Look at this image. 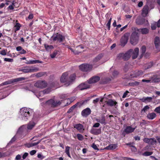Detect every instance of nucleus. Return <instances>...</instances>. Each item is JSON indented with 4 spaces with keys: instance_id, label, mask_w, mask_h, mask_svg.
<instances>
[{
    "instance_id": "52",
    "label": "nucleus",
    "mask_w": 160,
    "mask_h": 160,
    "mask_svg": "<svg viewBox=\"0 0 160 160\" xmlns=\"http://www.w3.org/2000/svg\"><path fill=\"white\" fill-rule=\"evenodd\" d=\"M149 108V107L147 105L145 106L143 109L142 110V111H143L144 112H145Z\"/></svg>"
},
{
    "instance_id": "34",
    "label": "nucleus",
    "mask_w": 160,
    "mask_h": 160,
    "mask_svg": "<svg viewBox=\"0 0 160 160\" xmlns=\"http://www.w3.org/2000/svg\"><path fill=\"white\" fill-rule=\"evenodd\" d=\"M143 72L142 70L136 71L134 73V77H137L143 74Z\"/></svg>"
},
{
    "instance_id": "46",
    "label": "nucleus",
    "mask_w": 160,
    "mask_h": 160,
    "mask_svg": "<svg viewBox=\"0 0 160 160\" xmlns=\"http://www.w3.org/2000/svg\"><path fill=\"white\" fill-rule=\"evenodd\" d=\"M15 27L16 28L15 31H17L19 30L20 28L21 27V25L19 23H17L16 24V25Z\"/></svg>"
},
{
    "instance_id": "1",
    "label": "nucleus",
    "mask_w": 160,
    "mask_h": 160,
    "mask_svg": "<svg viewBox=\"0 0 160 160\" xmlns=\"http://www.w3.org/2000/svg\"><path fill=\"white\" fill-rule=\"evenodd\" d=\"M68 74L67 72L63 73L61 78L60 81L62 82L65 83V85L68 86L75 80L76 75L74 74L71 75L69 78L68 77Z\"/></svg>"
},
{
    "instance_id": "37",
    "label": "nucleus",
    "mask_w": 160,
    "mask_h": 160,
    "mask_svg": "<svg viewBox=\"0 0 160 160\" xmlns=\"http://www.w3.org/2000/svg\"><path fill=\"white\" fill-rule=\"evenodd\" d=\"M12 83H13L12 80V79H11L3 82L1 85H5L11 84Z\"/></svg>"
},
{
    "instance_id": "30",
    "label": "nucleus",
    "mask_w": 160,
    "mask_h": 160,
    "mask_svg": "<svg viewBox=\"0 0 160 160\" xmlns=\"http://www.w3.org/2000/svg\"><path fill=\"white\" fill-rule=\"evenodd\" d=\"M35 122L31 121L28 124L27 128L28 129H32L35 126Z\"/></svg>"
},
{
    "instance_id": "19",
    "label": "nucleus",
    "mask_w": 160,
    "mask_h": 160,
    "mask_svg": "<svg viewBox=\"0 0 160 160\" xmlns=\"http://www.w3.org/2000/svg\"><path fill=\"white\" fill-rule=\"evenodd\" d=\"M90 132L92 134L97 135L101 133V128H92Z\"/></svg>"
},
{
    "instance_id": "38",
    "label": "nucleus",
    "mask_w": 160,
    "mask_h": 160,
    "mask_svg": "<svg viewBox=\"0 0 160 160\" xmlns=\"http://www.w3.org/2000/svg\"><path fill=\"white\" fill-rule=\"evenodd\" d=\"M139 82L137 81H135L134 82H132L129 83V84L130 86L133 87L138 86L139 85Z\"/></svg>"
},
{
    "instance_id": "60",
    "label": "nucleus",
    "mask_w": 160,
    "mask_h": 160,
    "mask_svg": "<svg viewBox=\"0 0 160 160\" xmlns=\"http://www.w3.org/2000/svg\"><path fill=\"white\" fill-rule=\"evenodd\" d=\"M100 125V124H99V123L97 122V123H95L93 125V127H94V128H98L99 126Z\"/></svg>"
},
{
    "instance_id": "6",
    "label": "nucleus",
    "mask_w": 160,
    "mask_h": 160,
    "mask_svg": "<svg viewBox=\"0 0 160 160\" xmlns=\"http://www.w3.org/2000/svg\"><path fill=\"white\" fill-rule=\"evenodd\" d=\"M48 85V83L44 80H39L37 81L34 84V86L40 89L45 88Z\"/></svg>"
},
{
    "instance_id": "33",
    "label": "nucleus",
    "mask_w": 160,
    "mask_h": 160,
    "mask_svg": "<svg viewBox=\"0 0 160 160\" xmlns=\"http://www.w3.org/2000/svg\"><path fill=\"white\" fill-rule=\"evenodd\" d=\"M60 98L61 99H64V100L66 99H70V100H75L77 98H76L75 97H72L70 99L69 98H67L66 97V96L65 95H62L60 96Z\"/></svg>"
},
{
    "instance_id": "17",
    "label": "nucleus",
    "mask_w": 160,
    "mask_h": 160,
    "mask_svg": "<svg viewBox=\"0 0 160 160\" xmlns=\"http://www.w3.org/2000/svg\"><path fill=\"white\" fill-rule=\"evenodd\" d=\"M91 110L89 108H87L83 110L81 112V115L83 117H87L90 114Z\"/></svg>"
},
{
    "instance_id": "23",
    "label": "nucleus",
    "mask_w": 160,
    "mask_h": 160,
    "mask_svg": "<svg viewBox=\"0 0 160 160\" xmlns=\"http://www.w3.org/2000/svg\"><path fill=\"white\" fill-rule=\"evenodd\" d=\"M154 43L156 48H158L160 45V39L158 37H156L155 38Z\"/></svg>"
},
{
    "instance_id": "59",
    "label": "nucleus",
    "mask_w": 160,
    "mask_h": 160,
    "mask_svg": "<svg viewBox=\"0 0 160 160\" xmlns=\"http://www.w3.org/2000/svg\"><path fill=\"white\" fill-rule=\"evenodd\" d=\"M28 153L27 152H25L22 156V158L23 159H25L27 156L28 155Z\"/></svg>"
},
{
    "instance_id": "8",
    "label": "nucleus",
    "mask_w": 160,
    "mask_h": 160,
    "mask_svg": "<svg viewBox=\"0 0 160 160\" xmlns=\"http://www.w3.org/2000/svg\"><path fill=\"white\" fill-rule=\"evenodd\" d=\"M55 101H46L45 102H43L41 103L42 105L44 107H48L51 106L52 107H55L57 106L58 103Z\"/></svg>"
},
{
    "instance_id": "20",
    "label": "nucleus",
    "mask_w": 160,
    "mask_h": 160,
    "mask_svg": "<svg viewBox=\"0 0 160 160\" xmlns=\"http://www.w3.org/2000/svg\"><path fill=\"white\" fill-rule=\"evenodd\" d=\"M74 127L78 130L80 132H83L84 130L83 125L80 123L76 124Z\"/></svg>"
},
{
    "instance_id": "51",
    "label": "nucleus",
    "mask_w": 160,
    "mask_h": 160,
    "mask_svg": "<svg viewBox=\"0 0 160 160\" xmlns=\"http://www.w3.org/2000/svg\"><path fill=\"white\" fill-rule=\"evenodd\" d=\"M23 126H21L18 129V132L20 133L21 132H22L23 130Z\"/></svg>"
},
{
    "instance_id": "13",
    "label": "nucleus",
    "mask_w": 160,
    "mask_h": 160,
    "mask_svg": "<svg viewBox=\"0 0 160 160\" xmlns=\"http://www.w3.org/2000/svg\"><path fill=\"white\" fill-rule=\"evenodd\" d=\"M134 30L137 31L138 32H141L142 34H146L148 33L149 30L147 28H143L140 29H138L137 28H135Z\"/></svg>"
},
{
    "instance_id": "15",
    "label": "nucleus",
    "mask_w": 160,
    "mask_h": 160,
    "mask_svg": "<svg viewBox=\"0 0 160 160\" xmlns=\"http://www.w3.org/2000/svg\"><path fill=\"white\" fill-rule=\"evenodd\" d=\"M100 79V77L98 76H94L91 78L88 81V83L89 84L96 83Z\"/></svg>"
},
{
    "instance_id": "45",
    "label": "nucleus",
    "mask_w": 160,
    "mask_h": 160,
    "mask_svg": "<svg viewBox=\"0 0 160 160\" xmlns=\"http://www.w3.org/2000/svg\"><path fill=\"white\" fill-rule=\"evenodd\" d=\"M77 136L78 139L79 140L82 141L83 139V137L81 134H78Z\"/></svg>"
},
{
    "instance_id": "7",
    "label": "nucleus",
    "mask_w": 160,
    "mask_h": 160,
    "mask_svg": "<svg viewBox=\"0 0 160 160\" xmlns=\"http://www.w3.org/2000/svg\"><path fill=\"white\" fill-rule=\"evenodd\" d=\"M79 69L83 72H89L92 70V66L87 64H82L79 66Z\"/></svg>"
},
{
    "instance_id": "57",
    "label": "nucleus",
    "mask_w": 160,
    "mask_h": 160,
    "mask_svg": "<svg viewBox=\"0 0 160 160\" xmlns=\"http://www.w3.org/2000/svg\"><path fill=\"white\" fill-rule=\"evenodd\" d=\"M15 1H13V2H12V5H10L9 6L8 8L11 10L13 9L14 8V7L13 6V5H14V2Z\"/></svg>"
},
{
    "instance_id": "2",
    "label": "nucleus",
    "mask_w": 160,
    "mask_h": 160,
    "mask_svg": "<svg viewBox=\"0 0 160 160\" xmlns=\"http://www.w3.org/2000/svg\"><path fill=\"white\" fill-rule=\"evenodd\" d=\"M33 112V110L30 108H23L20 111L19 118L24 121L27 120Z\"/></svg>"
},
{
    "instance_id": "42",
    "label": "nucleus",
    "mask_w": 160,
    "mask_h": 160,
    "mask_svg": "<svg viewBox=\"0 0 160 160\" xmlns=\"http://www.w3.org/2000/svg\"><path fill=\"white\" fill-rule=\"evenodd\" d=\"M112 19V18L111 17L110 18L109 21H108V22L106 24V26L108 27L109 30L110 29V28L111 22Z\"/></svg>"
},
{
    "instance_id": "39",
    "label": "nucleus",
    "mask_w": 160,
    "mask_h": 160,
    "mask_svg": "<svg viewBox=\"0 0 160 160\" xmlns=\"http://www.w3.org/2000/svg\"><path fill=\"white\" fill-rule=\"evenodd\" d=\"M46 74V72H40L37 73L36 76L37 77H40Z\"/></svg>"
},
{
    "instance_id": "27",
    "label": "nucleus",
    "mask_w": 160,
    "mask_h": 160,
    "mask_svg": "<svg viewBox=\"0 0 160 160\" xmlns=\"http://www.w3.org/2000/svg\"><path fill=\"white\" fill-rule=\"evenodd\" d=\"M106 102L108 105L110 106H115L117 103L115 101H106Z\"/></svg>"
},
{
    "instance_id": "35",
    "label": "nucleus",
    "mask_w": 160,
    "mask_h": 160,
    "mask_svg": "<svg viewBox=\"0 0 160 160\" xmlns=\"http://www.w3.org/2000/svg\"><path fill=\"white\" fill-rule=\"evenodd\" d=\"M141 54L140 55V58H142L146 51V48L145 46L142 47L141 49Z\"/></svg>"
},
{
    "instance_id": "14",
    "label": "nucleus",
    "mask_w": 160,
    "mask_h": 160,
    "mask_svg": "<svg viewBox=\"0 0 160 160\" xmlns=\"http://www.w3.org/2000/svg\"><path fill=\"white\" fill-rule=\"evenodd\" d=\"M149 7L148 5H145L144 6L142 10L141 14L143 17H147L149 12Z\"/></svg>"
},
{
    "instance_id": "40",
    "label": "nucleus",
    "mask_w": 160,
    "mask_h": 160,
    "mask_svg": "<svg viewBox=\"0 0 160 160\" xmlns=\"http://www.w3.org/2000/svg\"><path fill=\"white\" fill-rule=\"evenodd\" d=\"M51 91V89L50 88H48L44 90L42 92L44 94H48Z\"/></svg>"
},
{
    "instance_id": "18",
    "label": "nucleus",
    "mask_w": 160,
    "mask_h": 160,
    "mask_svg": "<svg viewBox=\"0 0 160 160\" xmlns=\"http://www.w3.org/2000/svg\"><path fill=\"white\" fill-rule=\"evenodd\" d=\"M139 49L138 48H136L132 52V58L135 59L137 58L138 55Z\"/></svg>"
},
{
    "instance_id": "25",
    "label": "nucleus",
    "mask_w": 160,
    "mask_h": 160,
    "mask_svg": "<svg viewBox=\"0 0 160 160\" xmlns=\"http://www.w3.org/2000/svg\"><path fill=\"white\" fill-rule=\"evenodd\" d=\"M103 56V54L102 53L99 54L93 60L94 62H97L99 61Z\"/></svg>"
},
{
    "instance_id": "54",
    "label": "nucleus",
    "mask_w": 160,
    "mask_h": 160,
    "mask_svg": "<svg viewBox=\"0 0 160 160\" xmlns=\"http://www.w3.org/2000/svg\"><path fill=\"white\" fill-rule=\"evenodd\" d=\"M4 60L5 61L8 62H12L13 61V59L12 58H5L4 59Z\"/></svg>"
},
{
    "instance_id": "10",
    "label": "nucleus",
    "mask_w": 160,
    "mask_h": 160,
    "mask_svg": "<svg viewBox=\"0 0 160 160\" xmlns=\"http://www.w3.org/2000/svg\"><path fill=\"white\" fill-rule=\"evenodd\" d=\"M24 73L35 72L39 71V69L37 67H24Z\"/></svg>"
},
{
    "instance_id": "58",
    "label": "nucleus",
    "mask_w": 160,
    "mask_h": 160,
    "mask_svg": "<svg viewBox=\"0 0 160 160\" xmlns=\"http://www.w3.org/2000/svg\"><path fill=\"white\" fill-rule=\"evenodd\" d=\"M129 93V92H128V91H126V92H125L123 94L122 96V98H125L126 97L127 95L128 94V93Z\"/></svg>"
},
{
    "instance_id": "32",
    "label": "nucleus",
    "mask_w": 160,
    "mask_h": 160,
    "mask_svg": "<svg viewBox=\"0 0 160 160\" xmlns=\"http://www.w3.org/2000/svg\"><path fill=\"white\" fill-rule=\"evenodd\" d=\"M44 47L47 51H50L53 48V47L51 45H48L47 44H44Z\"/></svg>"
},
{
    "instance_id": "64",
    "label": "nucleus",
    "mask_w": 160,
    "mask_h": 160,
    "mask_svg": "<svg viewBox=\"0 0 160 160\" xmlns=\"http://www.w3.org/2000/svg\"><path fill=\"white\" fill-rule=\"evenodd\" d=\"M37 157L38 158H41V159H42L44 158V157L40 154H38Z\"/></svg>"
},
{
    "instance_id": "43",
    "label": "nucleus",
    "mask_w": 160,
    "mask_h": 160,
    "mask_svg": "<svg viewBox=\"0 0 160 160\" xmlns=\"http://www.w3.org/2000/svg\"><path fill=\"white\" fill-rule=\"evenodd\" d=\"M57 52L56 51H54L52 53L50 54V57L52 58H54L57 54Z\"/></svg>"
},
{
    "instance_id": "3",
    "label": "nucleus",
    "mask_w": 160,
    "mask_h": 160,
    "mask_svg": "<svg viewBox=\"0 0 160 160\" xmlns=\"http://www.w3.org/2000/svg\"><path fill=\"white\" fill-rule=\"evenodd\" d=\"M132 49H131L127 52L125 53H121L118 54L117 58L119 59H123L124 61L128 60L131 57Z\"/></svg>"
},
{
    "instance_id": "55",
    "label": "nucleus",
    "mask_w": 160,
    "mask_h": 160,
    "mask_svg": "<svg viewBox=\"0 0 160 160\" xmlns=\"http://www.w3.org/2000/svg\"><path fill=\"white\" fill-rule=\"evenodd\" d=\"M92 147L94 150H99V149L98 148L97 145L95 143H93L92 146Z\"/></svg>"
},
{
    "instance_id": "31",
    "label": "nucleus",
    "mask_w": 160,
    "mask_h": 160,
    "mask_svg": "<svg viewBox=\"0 0 160 160\" xmlns=\"http://www.w3.org/2000/svg\"><path fill=\"white\" fill-rule=\"evenodd\" d=\"M97 121L101 124H106V120L105 119V117L104 116H102L101 118L97 119Z\"/></svg>"
},
{
    "instance_id": "29",
    "label": "nucleus",
    "mask_w": 160,
    "mask_h": 160,
    "mask_svg": "<svg viewBox=\"0 0 160 160\" xmlns=\"http://www.w3.org/2000/svg\"><path fill=\"white\" fill-rule=\"evenodd\" d=\"M42 61L39 60H31L27 62L26 63L27 64H32L37 63H42Z\"/></svg>"
},
{
    "instance_id": "56",
    "label": "nucleus",
    "mask_w": 160,
    "mask_h": 160,
    "mask_svg": "<svg viewBox=\"0 0 160 160\" xmlns=\"http://www.w3.org/2000/svg\"><path fill=\"white\" fill-rule=\"evenodd\" d=\"M157 25L156 24H152L151 26V28L152 30H154L156 28Z\"/></svg>"
},
{
    "instance_id": "11",
    "label": "nucleus",
    "mask_w": 160,
    "mask_h": 160,
    "mask_svg": "<svg viewBox=\"0 0 160 160\" xmlns=\"http://www.w3.org/2000/svg\"><path fill=\"white\" fill-rule=\"evenodd\" d=\"M136 128V127L135 128H133L131 126H127L122 132V135L125 136L126 134H128L133 132Z\"/></svg>"
},
{
    "instance_id": "61",
    "label": "nucleus",
    "mask_w": 160,
    "mask_h": 160,
    "mask_svg": "<svg viewBox=\"0 0 160 160\" xmlns=\"http://www.w3.org/2000/svg\"><path fill=\"white\" fill-rule=\"evenodd\" d=\"M36 152V151L35 150H32L30 152V154L31 155H33L35 154Z\"/></svg>"
},
{
    "instance_id": "53",
    "label": "nucleus",
    "mask_w": 160,
    "mask_h": 160,
    "mask_svg": "<svg viewBox=\"0 0 160 160\" xmlns=\"http://www.w3.org/2000/svg\"><path fill=\"white\" fill-rule=\"evenodd\" d=\"M128 66H129V64H126L125 65L124 67V71L125 72H127L128 70Z\"/></svg>"
},
{
    "instance_id": "21",
    "label": "nucleus",
    "mask_w": 160,
    "mask_h": 160,
    "mask_svg": "<svg viewBox=\"0 0 160 160\" xmlns=\"http://www.w3.org/2000/svg\"><path fill=\"white\" fill-rule=\"evenodd\" d=\"M145 19L141 18H137L136 20V24L138 25L143 24L145 23Z\"/></svg>"
},
{
    "instance_id": "9",
    "label": "nucleus",
    "mask_w": 160,
    "mask_h": 160,
    "mask_svg": "<svg viewBox=\"0 0 160 160\" xmlns=\"http://www.w3.org/2000/svg\"><path fill=\"white\" fill-rule=\"evenodd\" d=\"M129 34L128 33H125L122 37L120 40V45L123 47L127 43L128 39Z\"/></svg>"
},
{
    "instance_id": "26",
    "label": "nucleus",
    "mask_w": 160,
    "mask_h": 160,
    "mask_svg": "<svg viewBox=\"0 0 160 160\" xmlns=\"http://www.w3.org/2000/svg\"><path fill=\"white\" fill-rule=\"evenodd\" d=\"M156 117V114L154 112L148 113L147 117L149 119H153Z\"/></svg>"
},
{
    "instance_id": "5",
    "label": "nucleus",
    "mask_w": 160,
    "mask_h": 160,
    "mask_svg": "<svg viewBox=\"0 0 160 160\" xmlns=\"http://www.w3.org/2000/svg\"><path fill=\"white\" fill-rule=\"evenodd\" d=\"M138 33L137 31L135 30L131 34L130 41L131 43L133 45H135L138 42L139 39V36Z\"/></svg>"
},
{
    "instance_id": "41",
    "label": "nucleus",
    "mask_w": 160,
    "mask_h": 160,
    "mask_svg": "<svg viewBox=\"0 0 160 160\" xmlns=\"http://www.w3.org/2000/svg\"><path fill=\"white\" fill-rule=\"evenodd\" d=\"M38 117L34 115L31 121L34 122H35V124H36L38 122Z\"/></svg>"
},
{
    "instance_id": "44",
    "label": "nucleus",
    "mask_w": 160,
    "mask_h": 160,
    "mask_svg": "<svg viewBox=\"0 0 160 160\" xmlns=\"http://www.w3.org/2000/svg\"><path fill=\"white\" fill-rule=\"evenodd\" d=\"M152 154V152L146 151L145 152L143 155L145 156H149L151 155Z\"/></svg>"
},
{
    "instance_id": "63",
    "label": "nucleus",
    "mask_w": 160,
    "mask_h": 160,
    "mask_svg": "<svg viewBox=\"0 0 160 160\" xmlns=\"http://www.w3.org/2000/svg\"><path fill=\"white\" fill-rule=\"evenodd\" d=\"M123 158L124 159H125L127 160H137L136 159H135L133 158H128L126 157H123Z\"/></svg>"
},
{
    "instance_id": "16",
    "label": "nucleus",
    "mask_w": 160,
    "mask_h": 160,
    "mask_svg": "<svg viewBox=\"0 0 160 160\" xmlns=\"http://www.w3.org/2000/svg\"><path fill=\"white\" fill-rule=\"evenodd\" d=\"M51 38L54 41H56L57 40H58L60 42H62L63 39H64L65 38L64 37L62 36L60 34H58L55 36H52L51 37Z\"/></svg>"
},
{
    "instance_id": "50",
    "label": "nucleus",
    "mask_w": 160,
    "mask_h": 160,
    "mask_svg": "<svg viewBox=\"0 0 160 160\" xmlns=\"http://www.w3.org/2000/svg\"><path fill=\"white\" fill-rule=\"evenodd\" d=\"M81 105L79 103V102L77 103L76 104L73 105L71 107V108L74 109L75 108H76L77 107H80Z\"/></svg>"
},
{
    "instance_id": "49",
    "label": "nucleus",
    "mask_w": 160,
    "mask_h": 160,
    "mask_svg": "<svg viewBox=\"0 0 160 160\" xmlns=\"http://www.w3.org/2000/svg\"><path fill=\"white\" fill-rule=\"evenodd\" d=\"M126 144L127 146H128L130 147L134 148L136 150V148L134 146H133V143H132L130 142V143H126Z\"/></svg>"
},
{
    "instance_id": "24",
    "label": "nucleus",
    "mask_w": 160,
    "mask_h": 160,
    "mask_svg": "<svg viewBox=\"0 0 160 160\" xmlns=\"http://www.w3.org/2000/svg\"><path fill=\"white\" fill-rule=\"evenodd\" d=\"M151 80L153 82H160V78L156 75H154L152 77Z\"/></svg>"
},
{
    "instance_id": "28",
    "label": "nucleus",
    "mask_w": 160,
    "mask_h": 160,
    "mask_svg": "<svg viewBox=\"0 0 160 160\" xmlns=\"http://www.w3.org/2000/svg\"><path fill=\"white\" fill-rule=\"evenodd\" d=\"M117 146L116 144H111L106 147L105 149L107 150H113L116 148Z\"/></svg>"
},
{
    "instance_id": "12",
    "label": "nucleus",
    "mask_w": 160,
    "mask_h": 160,
    "mask_svg": "<svg viewBox=\"0 0 160 160\" xmlns=\"http://www.w3.org/2000/svg\"><path fill=\"white\" fill-rule=\"evenodd\" d=\"M143 141L149 144L153 145L157 142L156 140L154 138H145L143 139Z\"/></svg>"
},
{
    "instance_id": "47",
    "label": "nucleus",
    "mask_w": 160,
    "mask_h": 160,
    "mask_svg": "<svg viewBox=\"0 0 160 160\" xmlns=\"http://www.w3.org/2000/svg\"><path fill=\"white\" fill-rule=\"evenodd\" d=\"M16 139V138H15V137H13V138H12L10 141L8 143V145H11L13 142L15 141Z\"/></svg>"
},
{
    "instance_id": "22",
    "label": "nucleus",
    "mask_w": 160,
    "mask_h": 160,
    "mask_svg": "<svg viewBox=\"0 0 160 160\" xmlns=\"http://www.w3.org/2000/svg\"><path fill=\"white\" fill-rule=\"evenodd\" d=\"M89 85L85 83H82L80 84L78 87L80 90H82L85 89H87L89 88Z\"/></svg>"
},
{
    "instance_id": "62",
    "label": "nucleus",
    "mask_w": 160,
    "mask_h": 160,
    "mask_svg": "<svg viewBox=\"0 0 160 160\" xmlns=\"http://www.w3.org/2000/svg\"><path fill=\"white\" fill-rule=\"evenodd\" d=\"M0 54L3 55H5L6 54V52L5 50H3L0 52Z\"/></svg>"
},
{
    "instance_id": "48",
    "label": "nucleus",
    "mask_w": 160,
    "mask_h": 160,
    "mask_svg": "<svg viewBox=\"0 0 160 160\" xmlns=\"http://www.w3.org/2000/svg\"><path fill=\"white\" fill-rule=\"evenodd\" d=\"M154 111L158 113H160V106L156 108L154 110Z\"/></svg>"
},
{
    "instance_id": "4",
    "label": "nucleus",
    "mask_w": 160,
    "mask_h": 160,
    "mask_svg": "<svg viewBox=\"0 0 160 160\" xmlns=\"http://www.w3.org/2000/svg\"><path fill=\"white\" fill-rule=\"evenodd\" d=\"M112 96H113L114 95H113L109 94L106 96V94H105L103 97H100L99 98H97V95H95L88 97L86 100H103L104 99L112 100L111 99L112 98Z\"/></svg>"
},
{
    "instance_id": "36",
    "label": "nucleus",
    "mask_w": 160,
    "mask_h": 160,
    "mask_svg": "<svg viewBox=\"0 0 160 160\" xmlns=\"http://www.w3.org/2000/svg\"><path fill=\"white\" fill-rule=\"evenodd\" d=\"M25 78L21 77L12 79V80L13 81V83H14L24 80H25Z\"/></svg>"
}]
</instances>
